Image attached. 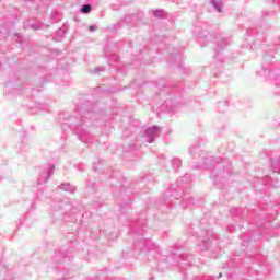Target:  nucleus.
Here are the masks:
<instances>
[{
    "instance_id": "nucleus-9",
    "label": "nucleus",
    "mask_w": 280,
    "mask_h": 280,
    "mask_svg": "<svg viewBox=\"0 0 280 280\" xmlns=\"http://www.w3.org/2000/svg\"><path fill=\"white\" fill-rule=\"evenodd\" d=\"M245 267L247 275L244 273H226L228 280H264L260 277L259 270H253V267L246 266L244 257L234 256L231 257L226 262H223V270H237L238 268Z\"/></svg>"
},
{
    "instance_id": "nucleus-52",
    "label": "nucleus",
    "mask_w": 280,
    "mask_h": 280,
    "mask_svg": "<svg viewBox=\"0 0 280 280\" xmlns=\"http://www.w3.org/2000/svg\"><path fill=\"white\" fill-rule=\"evenodd\" d=\"M110 10H113V12L119 11V4H112Z\"/></svg>"
},
{
    "instance_id": "nucleus-14",
    "label": "nucleus",
    "mask_w": 280,
    "mask_h": 280,
    "mask_svg": "<svg viewBox=\"0 0 280 280\" xmlns=\"http://www.w3.org/2000/svg\"><path fill=\"white\" fill-rule=\"evenodd\" d=\"M55 170H56V164L54 163L46 164L40 167L39 174L37 177V191L35 192L33 207L34 205H36V200H47V196H45V187H43V185H47V183H49V178L54 176Z\"/></svg>"
},
{
    "instance_id": "nucleus-28",
    "label": "nucleus",
    "mask_w": 280,
    "mask_h": 280,
    "mask_svg": "<svg viewBox=\"0 0 280 280\" xmlns=\"http://www.w3.org/2000/svg\"><path fill=\"white\" fill-rule=\"evenodd\" d=\"M122 150L125 154H137L139 147L135 142H130L129 144L122 145Z\"/></svg>"
},
{
    "instance_id": "nucleus-40",
    "label": "nucleus",
    "mask_w": 280,
    "mask_h": 280,
    "mask_svg": "<svg viewBox=\"0 0 280 280\" xmlns=\"http://www.w3.org/2000/svg\"><path fill=\"white\" fill-rule=\"evenodd\" d=\"M35 108H37V110H44L45 113H49V104L47 103H36Z\"/></svg>"
},
{
    "instance_id": "nucleus-17",
    "label": "nucleus",
    "mask_w": 280,
    "mask_h": 280,
    "mask_svg": "<svg viewBox=\"0 0 280 280\" xmlns=\"http://www.w3.org/2000/svg\"><path fill=\"white\" fill-rule=\"evenodd\" d=\"M217 48L214 49L215 65H224V58H222L223 49H226L231 45V38H219L217 42Z\"/></svg>"
},
{
    "instance_id": "nucleus-45",
    "label": "nucleus",
    "mask_w": 280,
    "mask_h": 280,
    "mask_svg": "<svg viewBox=\"0 0 280 280\" xmlns=\"http://www.w3.org/2000/svg\"><path fill=\"white\" fill-rule=\"evenodd\" d=\"M275 14H277L276 11H262L261 12L262 19H271L272 16H275Z\"/></svg>"
},
{
    "instance_id": "nucleus-13",
    "label": "nucleus",
    "mask_w": 280,
    "mask_h": 280,
    "mask_svg": "<svg viewBox=\"0 0 280 280\" xmlns=\"http://www.w3.org/2000/svg\"><path fill=\"white\" fill-rule=\"evenodd\" d=\"M54 77L51 74H45L39 79L40 84L37 85V88H32V89H23V88H18L16 86V81H7L4 83V97L7 100H14L16 95H25L27 91L34 92H40L43 86L45 84H49V82H52Z\"/></svg>"
},
{
    "instance_id": "nucleus-7",
    "label": "nucleus",
    "mask_w": 280,
    "mask_h": 280,
    "mask_svg": "<svg viewBox=\"0 0 280 280\" xmlns=\"http://www.w3.org/2000/svg\"><path fill=\"white\" fill-rule=\"evenodd\" d=\"M52 224H58V222H72L78 224V217L82 218H93V212L89 208L84 207L80 201H52Z\"/></svg>"
},
{
    "instance_id": "nucleus-38",
    "label": "nucleus",
    "mask_w": 280,
    "mask_h": 280,
    "mask_svg": "<svg viewBox=\"0 0 280 280\" xmlns=\"http://www.w3.org/2000/svg\"><path fill=\"white\" fill-rule=\"evenodd\" d=\"M171 165H172L173 170L176 171L183 165V160H180L179 158H174L171 161Z\"/></svg>"
},
{
    "instance_id": "nucleus-57",
    "label": "nucleus",
    "mask_w": 280,
    "mask_h": 280,
    "mask_svg": "<svg viewBox=\"0 0 280 280\" xmlns=\"http://www.w3.org/2000/svg\"><path fill=\"white\" fill-rule=\"evenodd\" d=\"M149 280H154V275L150 273L149 275Z\"/></svg>"
},
{
    "instance_id": "nucleus-1",
    "label": "nucleus",
    "mask_w": 280,
    "mask_h": 280,
    "mask_svg": "<svg viewBox=\"0 0 280 280\" xmlns=\"http://www.w3.org/2000/svg\"><path fill=\"white\" fill-rule=\"evenodd\" d=\"M191 174L186 173L165 190L162 199H149L145 210L140 211L137 219H127L125 221L129 233L140 238L136 240L133 245L128 243L127 247L122 249L121 257L124 259L143 255L147 257L151 270L165 272L170 268L167 255L161 253V246L151 238L145 237L148 233V215L152 213L154 220L167 222V220H172L176 215L178 207L180 209H194L200 206L202 200L187 197V194L191 191Z\"/></svg>"
},
{
    "instance_id": "nucleus-6",
    "label": "nucleus",
    "mask_w": 280,
    "mask_h": 280,
    "mask_svg": "<svg viewBox=\"0 0 280 280\" xmlns=\"http://www.w3.org/2000/svg\"><path fill=\"white\" fill-rule=\"evenodd\" d=\"M159 97H164V102L160 105V110L163 113H176L183 108L187 101L183 98L185 83L183 81H167L165 78H160L155 82Z\"/></svg>"
},
{
    "instance_id": "nucleus-44",
    "label": "nucleus",
    "mask_w": 280,
    "mask_h": 280,
    "mask_svg": "<svg viewBox=\"0 0 280 280\" xmlns=\"http://www.w3.org/2000/svg\"><path fill=\"white\" fill-rule=\"evenodd\" d=\"M104 71H106V67L100 66L90 70V73H92L93 75H97V73H103Z\"/></svg>"
},
{
    "instance_id": "nucleus-24",
    "label": "nucleus",
    "mask_w": 280,
    "mask_h": 280,
    "mask_svg": "<svg viewBox=\"0 0 280 280\" xmlns=\"http://www.w3.org/2000/svg\"><path fill=\"white\" fill-rule=\"evenodd\" d=\"M57 189L60 191H66L67 194H75V191H78V187L71 185L69 182L61 183L59 186H57Z\"/></svg>"
},
{
    "instance_id": "nucleus-62",
    "label": "nucleus",
    "mask_w": 280,
    "mask_h": 280,
    "mask_svg": "<svg viewBox=\"0 0 280 280\" xmlns=\"http://www.w3.org/2000/svg\"><path fill=\"white\" fill-rule=\"evenodd\" d=\"M1 66H2V63H1V61H0V69H1Z\"/></svg>"
},
{
    "instance_id": "nucleus-33",
    "label": "nucleus",
    "mask_w": 280,
    "mask_h": 280,
    "mask_svg": "<svg viewBox=\"0 0 280 280\" xmlns=\"http://www.w3.org/2000/svg\"><path fill=\"white\" fill-rule=\"evenodd\" d=\"M121 27H124V24L121 23V20H120L116 24L108 25L107 32H110L112 34H117V32H119Z\"/></svg>"
},
{
    "instance_id": "nucleus-60",
    "label": "nucleus",
    "mask_w": 280,
    "mask_h": 280,
    "mask_svg": "<svg viewBox=\"0 0 280 280\" xmlns=\"http://www.w3.org/2000/svg\"><path fill=\"white\" fill-rule=\"evenodd\" d=\"M1 180H3V177L0 176V183H1Z\"/></svg>"
},
{
    "instance_id": "nucleus-59",
    "label": "nucleus",
    "mask_w": 280,
    "mask_h": 280,
    "mask_svg": "<svg viewBox=\"0 0 280 280\" xmlns=\"http://www.w3.org/2000/svg\"><path fill=\"white\" fill-rule=\"evenodd\" d=\"M26 97H32V94H30V95H28V94H26Z\"/></svg>"
},
{
    "instance_id": "nucleus-53",
    "label": "nucleus",
    "mask_w": 280,
    "mask_h": 280,
    "mask_svg": "<svg viewBox=\"0 0 280 280\" xmlns=\"http://www.w3.org/2000/svg\"><path fill=\"white\" fill-rule=\"evenodd\" d=\"M97 30V25L93 24L89 26V32H95Z\"/></svg>"
},
{
    "instance_id": "nucleus-63",
    "label": "nucleus",
    "mask_w": 280,
    "mask_h": 280,
    "mask_svg": "<svg viewBox=\"0 0 280 280\" xmlns=\"http://www.w3.org/2000/svg\"><path fill=\"white\" fill-rule=\"evenodd\" d=\"M63 280H67V277H63Z\"/></svg>"
},
{
    "instance_id": "nucleus-46",
    "label": "nucleus",
    "mask_w": 280,
    "mask_h": 280,
    "mask_svg": "<svg viewBox=\"0 0 280 280\" xmlns=\"http://www.w3.org/2000/svg\"><path fill=\"white\" fill-rule=\"evenodd\" d=\"M74 167H77L78 172H86V164L84 163H78L74 165Z\"/></svg>"
},
{
    "instance_id": "nucleus-23",
    "label": "nucleus",
    "mask_w": 280,
    "mask_h": 280,
    "mask_svg": "<svg viewBox=\"0 0 280 280\" xmlns=\"http://www.w3.org/2000/svg\"><path fill=\"white\" fill-rule=\"evenodd\" d=\"M0 280H14V273L5 267L4 260H0Z\"/></svg>"
},
{
    "instance_id": "nucleus-21",
    "label": "nucleus",
    "mask_w": 280,
    "mask_h": 280,
    "mask_svg": "<svg viewBox=\"0 0 280 280\" xmlns=\"http://www.w3.org/2000/svg\"><path fill=\"white\" fill-rule=\"evenodd\" d=\"M107 235V240H117L119 234L117 232H108L106 229H98L95 232L90 233V237L92 240H100V235L104 234Z\"/></svg>"
},
{
    "instance_id": "nucleus-42",
    "label": "nucleus",
    "mask_w": 280,
    "mask_h": 280,
    "mask_svg": "<svg viewBox=\"0 0 280 280\" xmlns=\"http://www.w3.org/2000/svg\"><path fill=\"white\" fill-rule=\"evenodd\" d=\"M13 38L19 45H23L25 43V36H23L21 33H15Z\"/></svg>"
},
{
    "instance_id": "nucleus-37",
    "label": "nucleus",
    "mask_w": 280,
    "mask_h": 280,
    "mask_svg": "<svg viewBox=\"0 0 280 280\" xmlns=\"http://www.w3.org/2000/svg\"><path fill=\"white\" fill-rule=\"evenodd\" d=\"M210 3L212 5V8L215 10V12L221 13L222 12V1L220 0H210Z\"/></svg>"
},
{
    "instance_id": "nucleus-12",
    "label": "nucleus",
    "mask_w": 280,
    "mask_h": 280,
    "mask_svg": "<svg viewBox=\"0 0 280 280\" xmlns=\"http://www.w3.org/2000/svg\"><path fill=\"white\" fill-rule=\"evenodd\" d=\"M78 246H80L78 236L73 233H68L66 244L55 250L54 264H69L73 259V252L78 250Z\"/></svg>"
},
{
    "instance_id": "nucleus-50",
    "label": "nucleus",
    "mask_w": 280,
    "mask_h": 280,
    "mask_svg": "<svg viewBox=\"0 0 280 280\" xmlns=\"http://www.w3.org/2000/svg\"><path fill=\"white\" fill-rule=\"evenodd\" d=\"M273 126H275L276 128H279V129H280V116H278V117H276V118L273 119Z\"/></svg>"
},
{
    "instance_id": "nucleus-2",
    "label": "nucleus",
    "mask_w": 280,
    "mask_h": 280,
    "mask_svg": "<svg viewBox=\"0 0 280 280\" xmlns=\"http://www.w3.org/2000/svg\"><path fill=\"white\" fill-rule=\"evenodd\" d=\"M92 170L95 175H89L84 183V189L89 196H92L89 207L94 211L104 207V198L97 195L104 185H108V187L113 188L120 187L118 195H115V189L112 190V194H114L118 200L120 213L126 214L132 209V200H135L137 194H139L137 192V187H139V185H152V183L156 182V176H154L153 173H149L126 186V184H121V180H124L121 172L115 171L113 167L108 166L106 161L101 158L94 159Z\"/></svg>"
},
{
    "instance_id": "nucleus-55",
    "label": "nucleus",
    "mask_w": 280,
    "mask_h": 280,
    "mask_svg": "<svg viewBox=\"0 0 280 280\" xmlns=\"http://www.w3.org/2000/svg\"><path fill=\"white\" fill-rule=\"evenodd\" d=\"M0 34H8V28L0 26Z\"/></svg>"
},
{
    "instance_id": "nucleus-8",
    "label": "nucleus",
    "mask_w": 280,
    "mask_h": 280,
    "mask_svg": "<svg viewBox=\"0 0 280 280\" xmlns=\"http://www.w3.org/2000/svg\"><path fill=\"white\" fill-rule=\"evenodd\" d=\"M187 234L191 235V237H197L198 240L202 237L198 244L200 250H205L206 253L222 252V248L220 247V234L209 229L207 219H201L200 221L195 220L191 222L187 228Z\"/></svg>"
},
{
    "instance_id": "nucleus-26",
    "label": "nucleus",
    "mask_w": 280,
    "mask_h": 280,
    "mask_svg": "<svg viewBox=\"0 0 280 280\" xmlns=\"http://www.w3.org/2000/svg\"><path fill=\"white\" fill-rule=\"evenodd\" d=\"M192 33H194V36L198 38L199 43L200 40H205L209 36V32L202 30V27L198 25L195 26Z\"/></svg>"
},
{
    "instance_id": "nucleus-16",
    "label": "nucleus",
    "mask_w": 280,
    "mask_h": 280,
    "mask_svg": "<svg viewBox=\"0 0 280 280\" xmlns=\"http://www.w3.org/2000/svg\"><path fill=\"white\" fill-rule=\"evenodd\" d=\"M277 185H279V180L267 175L262 178L254 177L252 187L257 194H268V189H277Z\"/></svg>"
},
{
    "instance_id": "nucleus-39",
    "label": "nucleus",
    "mask_w": 280,
    "mask_h": 280,
    "mask_svg": "<svg viewBox=\"0 0 280 280\" xmlns=\"http://www.w3.org/2000/svg\"><path fill=\"white\" fill-rule=\"evenodd\" d=\"M223 230L228 233H235V231H237V225L233 223H226L223 225Z\"/></svg>"
},
{
    "instance_id": "nucleus-48",
    "label": "nucleus",
    "mask_w": 280,
    "mask_h": 280,
    "mask_svg": "<svg viewBox=\"0 0 280 280\" xmlns=\"http://www.w3.org/2000/svg\"><path fill=\"white\" fill-rule=\"evenodd\" d=\"M22 124H23V120H21V119L16 120V127L14 128L15 132L23 131V127H21Z\"/></svg>"
},
{
    "instance_id": "nucleus-64",
    "label": "nucleus",
    "mask_w": 280,
    "mask_h": 280,
    "mask_svg": "<svg viewBox=\"0 0 280 280\" xmlns=\"http://www.w3.org/2000/svg\"><path fill=\"white\" fill-rule=\"evenodd\" d=\"M118 220H121V217H119Z\"/></svg>"
},
{
    "instance_id": "nucleus-19",
    "label": "nucleus",
    "mask_w": 280,
    "mask_h": 280,
    "mask_svg": "<svg viewBox=\"0 0 280 280\" xmlns=\"http://www.w3.org/2000/svg\"><path fill=\"white\" fill-rule=\"evenodd\" d=\"M159 132H161V127L158 125H153L151 127L142 129V133H140V137H144L147 143H154L156 141V137H159Z\"/></svg>"
},
{
    "instance_id": "nucleus-10",
    "label": "nucleus",
    "mask_w": 280,
    "mask_h": 280,
    "mask_svg": "<svg viewBox=\"0 0 280 280\" xmlns=\"http://www.w3.org/2000/svg\"><path fill=\"white\" fill-rule=\"evenodd\" d=\"M168 253L182 272H185V270L191 268L195 256L191 254L189 243L178 242L174 246L168 247Z\"/></svg>"
},
{
    "instance_id": "nucleus-15",
    "label": "nucleus",
    "mask_w": 280,
    "mask_h": 280,
    "mask_svg": "<svg viewBox=\"0 0 280 280\" xmlns=\"http://www.w3.org/2000/svg\"><path fill=\"white\" fill-rule=\"evenodd\" d=\"M183 60H184L183 50L178 48H173V51L170 54L166 62L168 67H175L176 69H179L183 75H191V68L185 67V63H183Z\"/></svg>"
},
{
    "instance_id": "nucleus-36",
    "label": "nucleus",
    "mask_w": 280,
    "mask_h": 280,
    "mask_svg": "<svg viewBox=\"0 0 280 280\" xmlns=\"http://www.w3.org/2000/svg\"><path fill=\"white\" fill-rule=\"evenodd\" d=\"M119 89L112 86V88H102L101 93H106L107 95H115V93H119Z\"/></svg>"
},
{
    "instance_id": "nucleus-27",
    "label": "nucleus",
    "mask_w": 280,
    "mask_h": 280,
    "mask_svg": "<svg viewBox=\"0 0 280 280\" xmlns=\"http://www.w3.org/2000/svg\"><path fill=\"white\" fill-rule=\"evenodd\" d=\"M270 161V170L273 174H280V155L278 159L269 158Z\"/></svg>"
},
{
    "instance_id": "nucleus-22",
    "label": "nucleus",
    "mask_w": 280,
    "mask_h": 280,
    "mask_svg": "<svg viewBox=\"0 0 280 280\" xmlns=\"http://www.w3.org/2000/svg\"><path fill=\"white\" fill-rule=\"evenodd\" d=\"M128 130L131 135H142L143 133V125L141 124V121H139L135 118H131L129 120Z\"/></svg>"
},
{
    "instance_id": "nucleus-49",
    "label": "nucleus",
    "mask_w": 280,
    "mask_h": 280,
    "mask_svg": "<svg viewBox=\"0 0 280 280\" xmlns=\"http://www.w3.org/2000/svg\"><path fill=\"white\" fill-rule=\"evenodd\" d=\"M224 75H226L224 71L214 72V78H220V80H224Z\"/></svg>"
},
{
    "instance_id": "nucleus-3",
    "label": "nucleus",
    "mask_w": 280,
    "mask_h": 280,
    "mask_svg": "<svg viewBox=\"0 0 280 280\" xmlns=\"http://www.w3.org/2000/svg\"><path fill=\"white\" fill-rule=\"evenodd\" d=\"M120 107H114L110 116L104 109H100L98 102L85 101L77 105L74 114L60 112L58 122L61 126V141H67L69 132L75 135L82 143H95V136L91 133V128H100L103 137H108L113 132V121L121 115Z\"/></svg>"
},
{
    "instance_id": "nucleus-11",
    "label": "nucleus",
    "mask_w": 280,
    "mask_h": 280,
    "mask_svg": "<svg viewBox=\"0 0 280 280\" xmlns=\"http://www.w3.org/2000/svg\"><path fill=\"white\" fill-rule=\"evenodd\" d=\"M170 49V45L165 40L160 42L158 45L154 42H150L148 46L138 51L136 56V62H139L140 67L143 65H153L156 62V54H165Z\"/></svg>"
},
{
    "instance_id": "nucleus-58",
    "label": "nucleus",
    "mask_w": 280,
    "mask_h": 280,
    "mask_svg": "<svg viewBox=\"0 0 280 280\" xmlns=\"http://www.w3.org/2000/svg\"><path fill=\"white\" fill-rule=\"evenodd\" d=\"M73 20H74V21H78V16H74Z\"/></svg>"
},
{
    "instance_id": "nucleus-25",
    "label": "nucleus",
    "mask_w": 280,
    "mask_h": 280,
    "mask_svg": "<svg viewBox=\"0 0 280 280\" xmlns=\"http://www.w3.org/2000/svg\"><path fill=\"white\" fill-rule=\"evenodd\" d=\"M215 279H222V272H220L217 277L215 276H196L191 279L187 276V273H184V280H215Z\"/></svg>"
},
{
    "instance_id": "nucleus-32",
    "label": "nucleus",
    "mask_w": 280,
    "mask_h": 280,
    "mask_svg": "<svg viewBox=\"0 0 280 280\" xmlns=\"http://www.w3.org/2000/svg\"><path fill=\"white\" fill-rule=\"evenodd\" d=\"M19 222L21 225L31 228L32 226V217H30V212H25L23 214V217H21L19 219Z\"/></svg>"
},
{
    "instance_id": "nucleus-43",
    "label": "nucleus",
    "mask_w": 280,
    "mask_h": 280,
    "mask_svg": "<svg viewBox=\"0 0 280 280\" xmlns=\"http://www.w3.org/2000/svg\"><path fill=\"white\" fill-rule=\"evenodd\" d=\"M91 10H93V4L86 3L81 7L80 12H82V14H89Z\"/></svg>"
},
{
    "instance_id": "nucleus-47",
    "label": "nucleus",
    "mask_w": 280,
    "mask_h": 280,
    "mask_svg": "<svg viewBox=\"0 0 280 280\" xmlns=\"http://www.w3.org/2000/svg\"><path fill=\"white\" fill-rule=\"evenodd\" d=\"M116 73H121V75H126L128 73V70L126 67H116Z\"/></svg>"
},
{
    "instance_id": "nucleus-34",
    "label": "nucleus",
    "mask_w": 280,
    "mask_h": 280,
    "mask_svg": "<svg viewBox=\"0 0 280 280\" xmlns=\"http://www.w3.org/2000/svg\"><path fill=\"white\" fill-rule=\"evenodd\" d=\"M218 113H226L229 110V101L219 102L217 104Z\"/></svg>"
},
{
    "instance_id": "nucleus-29",
    "label": "nucleus",
    "mask_w": 280,
    "mask_h": 280,
    "mask_svg": "<svg viewBox=\"0 0 280 280\" xmlns=\"http://www.w3.org/2000/svg\"><path fill=\"white\" fill-rule=\"evenodd\" d=\"M151 14L154 19H167V12L165 9H153Z\"/></svg>"
},
{
    "instance_id": "nucleus-41",
    "label": "nucleus",
    "mask_w": 280,
    "mask_h": 280,
    "mask_svg": "<svg viewBox=\"0 0 280 280\" xmlns=\"http://www.w3.org/2000/svg\"><path fill=\"white\" fill-rule=\"evenodd\" d=\"M51 23H60V13L58 11H52L50 13Z\"/></svg>"
},
{
    "instance_id": "nucleus-61",
    "label": "nucleus",
    "mask_w": 280,
    "mask_h": 280,
    "mask_svg": "<svg viewBox=\"0 0 280 280\" xmlns=\"http://www.w3.org/2000/svg\"><path fill=\"white\" fill-rule=\"evenodd\" d=\"M129 46L132 47V44L130 43Z\"/></svg>"
},
{
    "instance_id": "nucleus-51",
    "label": "nucleus",
    "mask_w": 280,
    "mask_h": 280,
    "mask_svg": "<svg viewBox=\"0 0 280 280\" xmlns=\"http://www.w3.org/2000/svg\"><path fill=\"white\" fill-rule=\"evenodd\" d=\"M21 152H27L30 150V147L27 144H23L20 147Z\"/></svg>"
},
{
    "instance_id": "nucleus-31",
    "label": "nucleus",
    "mask_w": 280,
    "mask_h": 280,
    "mask_svg": "<svg viewBox=\"0 0 280 280\" xmlns=\"http://www.w3.org/2000/svg\"><path fill=\"white\" fill-rule=\"evenodd\" d=\"M105 58L107 60V63L109 67H115L117 65V61L119 60V55L117 54H105Z\"/></svg>"
},
{
    "instance_id": "nucleus-54",
    "label": "nucleus",
    "mask_w": 280,
    "mask_h": 280,
    "mask_svg": "<svg viewBox=\"0 0 280 280\" xmlns=\"http://www.w3.org/2000/svg\"><path fill=\"white\" fill-rule=\"evenodd\" d=\"M191 106H200V101L195 100L190 102Z\"/></svg>"
},
{
    "instance_id": "nucleus-18",
    "label": "nucleus",
    "mask_w": 280,
    "mask_h": 280,
    "mask_svg": "<svg viewBox=\"0 0 280 280\" xmlns=\"http://www.w3.org/2000/svg\"><path fill=\"white\" fill-rule=\"evenodd\" d=\"M143 21V11L138 10L136 13L126 14L121 20V24L127 25V27H135L137 23Z\"/></svg>"
},
{
    "instance_id": "nucleus-5",
    "label": "nucleus",
    "mask_w": 280,
    "mask_h": 280,
    "mask_svg": "<svg viewBox=\"0 0 280 280\" xmlns=\"http://www.w3.org/2000/svg\"><path fill=\"white\" fill-rule=\"evenodd\" d=\"M248 47L252 51H255V49H262V63L257 74L269 80V82L275 85V95H280V65L272 61L277 54H279L280 37L277 43L268 45L261 44V39L256 38L248 43Z\"/></svg>"
},
{
    "instance_id": "nucleus-4",
    "label": "nucleus",
    "mask_w": 280,
    "mask_h": 280,
    "mask_svg": "<svg viewBox=\"0 0 280 280\" xmlns=\"http://www.w3.org/2000/svg\"><path fill=\"white\" fill-rule=\"evenodd\" d=\"M206 143L207 138H198V141L188 150V154L199 163L192 165L191 170H206L207 172H210V179L213 180L214 187H217V189H224L226 178L233 176V162L229 159L208 155L202 149Z\"/></svg>"
},
{
    "instance_id": "nucleus-30",
    "label": "nucleus",
    "mask_w": 280,
    "mask_h": 280,
    "mask_svg": "<svg viewBox=\"0 0 280 280\" xmlns=\"http://www.w3.org/2000/svg\"><path fill=\"white\" fill-rule=\"evenodd\" d=\"M261 34V27H250L246 30V36L247 38H256V36H259Z\"/></svg>"
},
{
    "instance_id": "nucleus-20",
    "label": "nucleus",
    "mask_w": 280,
    "mask_h": 280,
    "mask_svg": "<svg viewBox=\"0 0 280 280\" xmlns=\"http://www.w3.org/2000/svg\"><path fill=\"white\" fill-rule=\"evenodd\" d=\"M67 32H69V22H65L61 27H59L51 36L55 43H62L65 40V36H67Z\"/></svg>"
},
{
    "instance_id": "nucleus-35",
    "label": "nucleus",
    "mask_w": 280,
    "mask_h": 280,
    "mask_svg": "<svg viewBox=\"0 0 280 280\" xmlns=\"http://www.w3.org/2000/svg\"><path fill=\"white\" fill-rule=\"evenodd\" d=\"M24 27H30L31 30H34V32H38V30H43V22L27 23L24 24Z\"/></svg>"
},
{
    "instance_id": "nucleus-56",
    "label": "nucleus",
    "mask_w": 280,
    "mask_h": 280,
    "mask_svg": "<svg viewBox=\"0 0 280 280\" xmlns=\"http://www.w3.org/2000/svg\"><path fill=\"white\" fill-rule=\"evenodd\" d=\"M267 3H277L278 5H280V0H266Z\"/></svg>"
}]
</instances>
